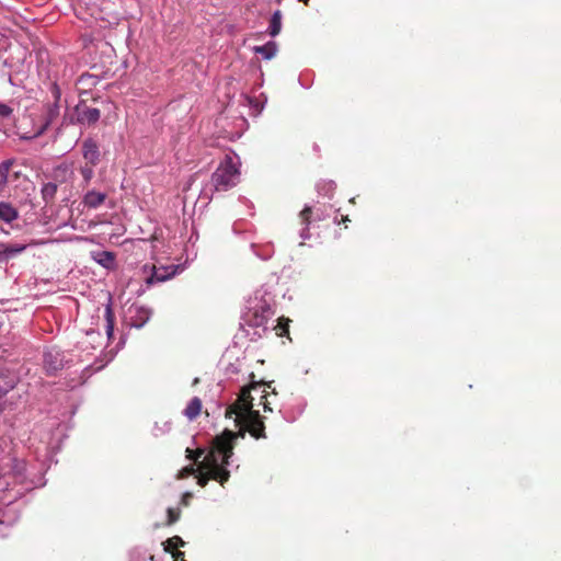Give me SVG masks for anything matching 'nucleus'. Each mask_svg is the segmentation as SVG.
<instances>
[{
	"label": "nucleus",
	"mask_w": 561,
	"mask_h": 561,
	"mask_svg": "<svg viewBox=\"0 0 561 561\" xmlns=\"http://www.w3.org/2000/svg\"><path fill=\"white\" fill-rule=\"evenodd\" d=\"M237 434L226 430L213 440L211 448L199 463L201 474L197 477V483L204 488L208 481L216 480L224 485L230 478V472L226 469L229 459L233 455V442Z\"/></svg>",
	"instance_id": "1"
},
{
	"label": "nucleus",
	"mask_w": 561,
	"mask_h": 561,
	"mask_svg": "<svg viewBox=\"0 0 561 561\" xmlns=\"http://www.w3.org/2000/svg\"><path fill=\"white\" fill-rule=\"evenodd\" d=\"M240 181V170L229 154L219 163L211 175V184L218 192L234 187Z\"/></svg>",
	"instance_id": "2"
},
{
	"label": "nucleus",
	"mask_w": 561,
	"mask_h": 561,
	"mask_svg": "<svg viewBox=\"0 0 561 561\" xmlns=\"http://www.w3.org/2000/svg\"><path fill=\"white\" fill-rule=\"evenodd\" d=\"M261 387H270L264 382H252L248 387H243L236 402L228 407L226 411V417H232V415L240 416L245 412L253 410V397L252 391H257Z\"/></svg>",
	"instance_id": "3"
},
{
	"label": "nucleus",
	"mask_w": 561,
	"mask_h": 561,
	"mask_svg": "<svg viewBox=\"0 0 561 561\" xmlns=\"http://www.w3.org/2000/svg\"><path fill=\"white\" fill-rule=\"evenodd\" d=\"M60 114V104L49 103L45 106V111L34 123L32 130L23 133L22 139H34L42 136L47 128L58 118Z\"/></svg>",
	"instance_id": "4"
},
{
	"label": "nucleus",
	"mask_w": 561,
	"mask_h": 561,
	"mask_svg": "<svg viewBox=\"0 0 561 561\" xmlns=\"http://www.w3.org/2000/svg\"><path fill=\"white\" fill-rule=\"evenodd\" d=\"M238 424H241L255 439L265 438V426L259 411L251 410L243 415L237 416Z\"/></svg>",
	"instance_id": "5"
},
{
	"label": "nucleus",
	"mask_w": 561,
	"mask_h": 561,
	"mask_svg": "<svg viewBox=\"0 0 561 561\" xmlns=\"http://www.w3.org/2000/svg\"><path fill=\"white\" fill-rule=\"evenodd\" d=\"M273 314L271 306L265 300H259L254 306L249 308L245 314V321L251 327H263L268 318Z\"/></svg>",
	"instance_id": "6"
},
{
	"label": "nucleus",
	"mask_w": 561,
	"mask_h": 561,
	"mask_svg": "<svg viewBox=\"0 0 561 561\" xmlns=\"http://www.w3.org/2000/svg\"><path fill=\"white\" fill-rule=\"evenodd\" d=\"M75 111L77 114L76 122L82 125H93L101 117V112L99 108L90 107L84 103L78 104Z\"/></svg>",
	"instance_id": "7"
},
{
	"label": "nucleus",
	"mask_w": 561,
	"mask_h": 561,
	"mask_svg": "<svg viewBox=\"0 0 561 561\" xmlns=\"http://www.w3.org/2000/svg\"><path fill=\"white\" fill-rule=\"evenodd\" d=\"M82 157L85 163L98 165L101 159V152L98 142L92 138H87L81 145Z\"/></svg>",
	"instance_id": "8"
},
{
	"label": "nucleus",
	"mask_w": 561,
	"mask_h": 561,
	"mask_svg": "<svg viewBox=\"0 0 561 561\" xmlns=\"http://www.w3.org/2000/svg\"><path fill=\"white\" fill-rule=\"evenodd\" d=\"M26 249L25 244L0 242V264L7 263L10 259L22 253Z\"/></svg>",
	"instance_id": "9"
},
{
	"label": "nucleus",
	"mask_w": 561,
	"mask_h": 561,
	"mask_svg": "<svg viewBox=\"0 0 561 561\" xmlns=\"http://www.w3.org/2000/svg\"><path fill=\"white\" fill-rule=\"evenodd\" d=\"M175 272L176 267L174 265L153 267V273L147 279V283L150 285L154 282H164L171 278L175 274Z\"/></svg>",
	"instance_id": "10"
},
{
	"label": "nucleus",
	"mask_w": 561,
	"mask_h": 561,
	"mask_svg": "<svg viewBox=\"0 0 561 561\" xmlns=\"http://www.w3.org/2000/svg\"><path fill=\"white\" fill-rule=\"evenodd\" d=\"M62 359L59 358L58 352H47L44 355V368L48 374H54L62 368Z\"/></svg>",
	"instance_id": "11"
},
{
	"label": "nucleus",
	"mask_w": 561,
	"mask_h": 561,
	"mask_svg": "<svg viewBox=\"0 0 561 561\" xmlns=\"http://www.w3.org/2000/svg\"><path fill=\"white\" fill-rule=\"evenodd\" d=\"M106 197L105 193L91 190L85 193L82 203L88 208H98L105 202Z\"/></svg>",
	"instance_id": "12"
},
{
	"label": "nucleus",
	"mask_w": 561,
	"mask_h": 561,
	"mask_svg": "<svg viewBox=\"0 0 561 561\" xmlns=\"http://www.w3.org/2000/svg\"><path fill=\"white\" fill-rule=\"evenodd\" d=\"M19 218L18 207L9 202H0V220L11 224Z\"/></svg>",
	"instance_id": "13"
},
{
	"label": "nucleus",
	"mask_w": 561,
	"mask_h": 561,
	"mask_svg": "<svg viewBox=\"0 0 561 561\" xmlns=\"http://www.w3.org/2000/svg\"><path fill=\"white\" fill-rule=\"evenodd\" d=\"M277 50L278 47L275 42H267L265 45L254 47V51L267 60L275 57Z\"/></svg>",
	"instance_id": "14"
},
{
	"label": "nucleus",
	"mask_w": 561,
	"mask_h": 561,
	"mask_svg": "<svg viewBox=\"0 0 561 561\" xmlns=\"http://www.w3.org/2000/svg\"><path fill=\"white\" fill-rule=\"evenodd\" d=\"M201 411L202 401L199 398L194 397L184 410V415L190 420H194L199 415Z\"/></svg>",
	"instance_id": "15"
},
{
	"label": "nucleus",
	"mask_w": 561,
	"mask_h": 561,
	"mask_svg": "<svg viewBox=\"0 0 561 561\" xmlns=\"http://www.w3.org/2000/svg\"><path fill=\"white\" fill-rule=\"evenodd\" d=\"M282 30V12L275 11L270 21L268 34L273 37L279 34Z\"/></svg>",
	"instance_id": "16"
},
{
	"label": "nucleus",
	"mask_w": 561,
	"mask_h": 561,
	"mask_svg": "<svg viewBox=\"0 0 561 561\" xmlns=\"http://www.w3.org/2000/svg\"><path fill=\"white\" fill-rule=\"evenodd\" d=\"M289 323L290 319L286 317H279L277 324L274 327V331L277 336H287L289 339Z\"/></svg>",
	"instance_id": "17"
},
{
	"label": "nucleus",
	"mask_w": 561,
	"mask_h": 561,
	"mask_svg": "<svg viewBox=\"0 0 561 561\" xmlns=\"http://www.w3.org/2000/svg\"><path fill=\"white\" fill-rule=\"evenodd\" d=\"M163 549L165 552L176 551L178 548L184 547L186 542L180 536H173L167 539L163 543Z\"/></svg>",
	"instance_id": "18"
},
{
	"label": "nucleus",
	"mask_w": 561,
	"mask_h": 561,
	"mask_svg": "<svg viewBox=\"0 0 561 561\" xmlns=\"http://www.w3.org/2000/svg\"><path fill=\"white\" fill-rule=\"evenodd\" d=\"M13 163V160H5L2 163H0V193L4 190L7 185L9 171Z\"/></svg>",
	"instance_id": "19"
},
{
	"label": "nucleus",
	"mask_w": 561,
	"mask_h": 561,
	"mask_svg": "<svg viewBox=\"0 0 561 561\" xmlns=\"http://www.w3.org/2000/svg\"><path fill=\"white\" fill-rule=\"evenodd\" d=\"M57 193V184L55 183H46L42 187V196L46 204L51 203Z\"/></svg>",
	"instance_id": "20"
},
{
	"label": "nucleus",
	"mask_w": 561,
	"mask_h": 561,
	"mask_svg": "<svg viewBox=\"0 0 561 561\" xmlns=\"http://www.w3.org/2000/svg\"><path fill=\"white\" fill-rule=\"evenodd\" d=\"M104 317L106 320V335L108 339H112L114 332L115 316L111 305L106 306Z\"/></svg>",
	"instance_id": "21"
},
{
	"label": "nucleus",
	"mask_w": 561,
	"mask_h": 561,
	"mask_svg": "<svg viewBox=\"0 0 561 561\" xmlns=\"http://www.w3.org/2000/svg\"><path fill=\"white\" fill-rule=\"evenodd\" d=\"M95 165L84 163V165L80 167L79 171L83 179L84 186L89 185L90 181L92 180L94 175L93 168Z\"/></svg>",
	"instance_id": "22"
},
{
	"label": "nucleus",
	"mask_w": 561,
	"mask_h": 561,
	"mask_svg": "<svg viewBox=\"0 0 561 561\" xmlns=\"http://www.w3.org/2000/svg\"><path fill=\"white\" fill-rule=\"evenodd\" d=\"M14 388V380L0 375V399Z\"/></svg>",
	"instance_id": "23"
},
{
	"label": "nucleus",
	"mask_w": 561,
	"mask_h": 561,
	"mask_svg": "<svg viewBox=\"0 0 561 561\" xmlns=\"http://www.w3.org/2000/svg\"><path fill=\"white\" fill-rule=\"evenodd\" d=\"M98 262L104 267H111L114 265L115 256L112 252L103 251L99 254Z\"/></svg>",
	"instance_id": "24"
},
{
	"label": "nucleus",
	"mask_w": 561,
	"mask_h": 561,
	"mask_svg": "<svg viewBox=\"0 0 561 561\" xmlns=\"http://www.w3.org/2000/svg\"><path fill=\"white\" fill-rule=\"evenodd\" d=\"M181 517V510L180 508H172L169 507L167 510V520L164 523L165 526H171L175 524Z\"/></svg>",
	"instance_id": "25"
},
{
	"label": "nucleus",
	"mask_w": 561,
	"mask_h": 561,
	"mask_svg": "<svg viewBox=\"0 0 561 561\" xmlns=\"http://www.w3.org/2000/svg\"><path fill=\"white\" fill-rule=\"evenodd\" d=\"M312 215V208L310 206H306L299 214L301 222L308 228L310 224V218Z\"/></svg>",
	"instance_id": "26"
},
{
	"label": "nucleus",
	"mask_w": 561,
	"mask_h": 561,
	"mask_svg": "<svg viewBox=\"0 0 561 561\" xmlns=\"http://www.w3.org/2000/svg\"><path fill=\"white\" fill-rule=\"evenodd\" d=\"M50 92H51V95H53V99H54L53 103L59 104L60 100H61V91H60L59 85L56 82L51 83Z\"/></svg>",
	"instance_id": "27"
},
{
	"label": "nucleus",
	"mask_w": 561,
	"mask_h": 561,
	"mask_svg": "<svg viewBox=\"0 0 561 561\" xmlns=\"http://www.w3.org/2000/svg\"><path fill=\"white\" fill-rule=\"evenodd\" d=\"M14 462L13 471L16 476H22L25 469V463L22 460H12Z\"/></svg>",
	"instance_id": "28"
},
{
	"label": "nucleus",
	"mask_w": 561,
	"mask_h": 561,
	"mask_svg": "<svg viewBox=\"0 0 561 561\" xmlns=\"http://www.w3.org/2000/svg\"><path fill=\"white\" fill-rule=\"evenodd\" d=\"M187 458L194 461H197L199 457L204 454L203 449H196L195 451L191 450L190 448L186 449Z\"/></svg>",
	"instance_id": "29"
},
{
	"label": "nucleus",
	"mask_w": 561,
	"mask_h": 561,
	"mask_svg": "<svg viewBox=\"0 0 561 561\" xmlns=\"http://www.w3.org/2000/svg\"><path fill=\"white\" fill-rule=\"evenodd\" d=\"M13 113L12 107L4 103H0V117L5 118L9 117Z\"/></svg>",
	"instance_id": "30"
},
{
	"label": "nucleus",
	"mask_w": 561,
	"mask_h": 561,
	"mask_svg": "<svg viewBox=\"0 0 561 561\" xmlns=\"http://www.w3.org/2000/svg\"><path fill=\"white\" fill-rule=\"evenodd\" d=\"M263 405L264 411H272V408L270 407V402L267 401V392L265 389L262 390L261 394V403Z\"/></svg>",
	"instance_id": "31"
},
{
	"label": "nucleus",
	"mask_w": 561,
	"mask_h": 561,
	"mask_svg": "<svg viewBox=\"0 0 561 561\" xmlns=\"http://www.w3.org/2000/svg\"><path fill=\"white\" fill-rule=\"evenodd\" d=\"M194 473H195V468L193 466H187L180 471L179 478L184 479Z\"/></svg>",
	"instance_id": "32"
},
{
	"label": "nucleus",
	"mask_w": 561,
	"mask_h": 561,
	"mask_svg": "<svg viewBox=\"0 0 561 561\" xmlns=\"http://www.w3.org/2000/svg\"><path fill=\"white\" fill-rule=\"evenodd\" d=\"M172 554L173 561H186L184 552L176 550L173 552H170Z\"/></svg>",
	"instance_id": "33"
},
{
	"label": "nucleus",
	"mask_w": 561,
	"mask_h": 561,
	"mask_svg": "<svg viewBox=\"0 0 561 561\" xmlns=\"http://www.w3.org/2000/svg\"><path fill=\"white\" fill-rule=\"evenodd\" d=\"M20 206H30L31 209H33L35 207V205L33 204V201L30 198V195H27L26 198H24L23 201H21L19 203Z\"/></svg>",
	"instance_id": "34"
},
{
	"label": "nucleus",
	"mask_w": 561,
	"mask_h": 561,
	"mask_svg": "<svg viewBox=\"0 0 561 561\" xmlns=\"http://www.w3.org/2000/svg\"><path fill=\"white\" fill-rule=\"evenodd\" d=\"M191 499H192V493H190V492H185V493L182 495V501H181V502H182V504H183L184 506H187V505L190 504Z\"/></svg>",
	"instance_id": "35"
},
{
	"label": "nucleus",
	"mask_w": 561,
	"mask_h": 561,
	"mask_svg": "<svg viewBox=\"0 0 561 561\" xmlns=\"http://www.w3.org/2000/svg\"><path fill=\"white\" fill-rule=\"evenodd\" d=\"M138 311H139V313L144 314V318H141L142 321L139 324H137L138 327H141L148 320L149 317L145 309H139Z\"/></svg>",
	"instance_id": "36"
},
{
	"label": "nucleus",
	"mask_w": 561,
	"mask_h": 561,
	"mask_svg": "<svg viewBox=\"0 0 561 561\" xmlns=\"http://www.w3.org/2000/svg\"><path fill=\"white\" fill-rule=\"evenodd\" d=\"M60 171H61V172H64V173H65V172H67V167H58V168L56 169V173H58V172H60Z\"/></svg>",
	"instance_id": "37"
},
{
	"label": "nucleus",
	"mask_w": 561,
	"mask_h": 561,
	"mask_svg": "<svg viewBox=\"0 0 561 561\" xmlns=\"http://www.w3.org/2000/svg\"><path fill=\"white\" fill-rule=\"evenodd\" d=\"M347 221H350L348 217L342 216L341 222L346 224Z\"/></svg>",
	"instance_id": "38"
},
{
	"label": "nucleus",
	"mask_w": 561,
	"mask_h": 561,
	"mask_svg": "<svg viewBox=\"0 0 561 561\" xmlns=\"http://www.w3.org/2000/svg\"><path fill=\"white\" fill-rule=\"evenodd\" d=\"M300 2H304L306 5L309 4V0H299Z\"/></svg>",
	"instance_id": "39"
},
{
	"label": "nucleus",
	"mask_w": 561,
	"mask_h": 561,
	"mask_svg": "<svg viewBox=\"0 0 561 561\" xmlns=\"http://www.w3.org/2000/svg\"><path fill=\"white\" fill-rule=\"evenodd\" d=\"M2 523V520L0 519V524Z\"/></svg>",
	"instance_id": "40"
}]
</instances>
